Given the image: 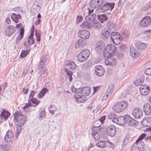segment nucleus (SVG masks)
I'll return each instance as SVG.
<instances>
[{"mask_svg":"<svg viewBox=\"0 0 151 151\" xmlns=\"http://www.w3.org/2000/svg\"><path fill=\"white\" fill-rule=\"evenodd\" d=\"M141 124L144 127H149L147 129V131H151V118H144L142 121Z\"/></svg>","mask_w":151,"mask_h":151,"instance_id":"nucleus-11","label":"nucleus"},{"mask_svg":"<svg viewBox=\"0 0 151 151\" xmlns=\"http://www.w3.org/2000/svg\"><path fill=\"white\" fill-rule=\"evenodd\" d=\"M145 73L147 75L151 76V69L147 68L145 71Z\"/></svg>","mask_w":151,"mask_h":151,"instance_id":"nucleus-52","label":"nucleus"},{"mask_svg":"<svg viewBox=\"0 0 151 151\" xmlns=\"http://www.w3.org/2000/svg\"><path fill=\"white\" fill-rule=\"evenodd\" d=\"M83 19V18L81 16H78L76 18V22L77 23H79Z\"/></svg>","mask_w":151,"mask_h":151,"instance_id":"nucleus-53","label":"nucleus"},{"mask_svg":"<svg viewBox=\"0 0 151 151\" xmlns=\"http://www.w3.org/2000/svg\"><path fill=\"white\" fill-rule=\"evenodd\" d=\"M128 103L122 100L117 102L113 107V109L117 113H120L124 111L128 107Z\"/></svg>","mask_w":151,"mask_h":151,"instance_id":"nucleus-1","label":"nucleus"},{"mask_svg":"<svg viewBox=\"0 0 151 151\" xmlns=\"http://www.w3.org/2000/svg\"><path fill=\"white\" fill-rule=\"evenodd\" d=\"M146 33H147V35H148V37L150 39H151V30H148L145 32Z\"/></svg>","mask_w":151,"mask_h":151,"instance_id":"nucleus-57","label":"nucleus"},{"mask_svg":"<svg viewBox=\"0 0 151 151\" xmlns=\"http://www.w3.org/2000/svg\"><path fill=\"white\" fill-rule=\"evenodd\" d=\"M116 115L115 114L113 113H111L109 114L108 116V119H113L115 118Z\"/></svg>","mask_w":151,"mask_h":151,"instance_id":"nucleus-49","label":"nucleus"},{"mask_svg":"<svg viewBox=\"0 0 151 151\" xmlns=\"http://www.w3.org/2000/svg\"><path fill=\"white\" fill-rule=\"evenodd\" d=\"M126 115H124V116L119 117H118V124L122 125L126 123Z\"/></svg>","mask_w":151,"mask_h":151,"instance_id":"nucleus-32","label":"nucleus"},{"mask_svg":"<svg viewBox=\"0 0 151 151\" xmlns=\"http://www.w3.org/2000/svg\"><path fill=\"white\" fill-rule=\"evenodd\" d=\"M21 125L19 124H17V131L16 132V137L17 138L18 135L21 133L22 128Z\"/></svg>","mask_w":151,"mask_h":151,"instance_id":"nucleus-43","label":"nucleus"},{"mask_svg":"<svg viewBox=\"0 0 151 151\" xmlns=\"http://www.w3.org/2000/svg\"><path fill=\"white\" fill-rule=\"evenodd\" d=\"M143 82L142 81H141L140 80H139L137 81H135V84H136L137 83H138L137 85H139L141 84H142L143 83Z\"/></svg>","mask_w":151,"mask_h":151,"instance_id":"nucleus-64","label":"nucleus"},{"mask_svg":"<svg viewBox=\"0 0 151 151\" xmlns=\"http://www.w3.org/2000/svg\"><path fill=\"white\" fill-rule=\"evenodd\" d=\"M90 55L89 50L87 49L83 50L77 56L78 61L81 62L85 61L89 57Z\"/></svg>","mask_w":151,"mask_h":151,"instance_id":"nucleus-5","label":"nucleus"},{"mask_svg":"<svg viewBox=\"0 0 151 151\" xmlns=\"http://www.w3.org/2000/svg\"><path fill=\"white\" fill-rule=\"evenodd\" d=\"M129 54L134 59L138 58L140 53L133 47L131 46L129 49Z\"/></svg>","mask_w":151,"mask_h":151,"instance_id":"nucleus-18","label":"nucleus"},{"mask_svg":"<svg viewBox=\"0 0 151 151\" xmlns=\"http://www.w3.org/2000/svg\"><path fill=\"white\" fill-rule=\"evenodd\" d=\"M111 32V30L109 28L104 29L102 31V38L104 39H108L110 36L111 37L110 33Z\"/></svg>","mask_w":151,"mask_h":151,"instance_id":"nucleus-16","label":"nucleus"},{"mask_svg":"<svg viewBox=\"0 0 151 151\" xmlns=\"http://www.w3.org/2000/svg\"><path fill=\"white\" fill-rule=\"evenodd\" d=\"M30 106H32L33 105H31L30 103V102H29V104L27 103L26 104L25 106L23 107V109L24 110L25 109H27Z\"/></svg>","mask_w":151,"mask_h":151,"instance_id":"nucleus-56","label":"nucleus"},{"mask_svg":"<svg viewBox=\"0 0 151 151\" xmlns=\"http://www.w3.org/2000/svg\"><path fill=\"white\" fill-rule=\"evenodd\" d=\"M139 24L141 26L143 27L151 26V17L148 16L144 17L140 21Z\"/></svg>","mask_w":151,"mask_h":151,"instance_id":"nucleus-8","label":"nucleus"},{"mask_svg":"<svg viewBox=\"0 0 151 151\" xmlns=\"http://www.w3.org/2000/svg\"><path fill=\"white\" fill-rule=\"evenodd\" d=\"M30 51L27 50H22L20 54V57L21 58H24L26 57Z\"/></svg>","mask_w":151,"mask_h":151,"instance_id":"nucleus-41","label":"nucleus"},{"mask_svg":"<svg viewBox=\"0 0 151 151\" xmlns=\"http://www.w3.org/2000/svg\"><path fill=\"white\" fill-rule=\"evenodd\" d=\"M47 61V58L45 56H43L40 60V62L38 65V68H42L45 63Z\"/></svg>","mask_w":151,"mask_h":151,"instance_id":"nucleus-30","label":"nucleus"},{"mask_svg":"<svg viewBox=\"0 0 151 151\" xmlns=\"http://www.w3.org/2000/svg\"><path fill=\"white\" fill-rule=\"evenodd\" d=\"M144 111L146 115H149L151 112V106L148 103L146 104L144 106Z\"/></svg>","mask_w":151,"mask_h":151,"instance_id":"nucleus-25","label":"nucleus"},{"mask_svg":"<svg viewBox=\"0 0 151 151\" xmlns=\"http://www.w3.org/2000/svg\"><path fill=\"white\" fill-rule=\"evenodd\" d=\"M126 122L128 124L131 126H135L137 124V122L128 115H126Z\"/></svg>","mask_w":151,"mask_h":151,"instance_id":"nucleus-15","label":"nucleus"},{"mask_svg":"<svg viewBox=\"0 0 151 151\" xmlns=\"http://www.w3.org/2000/svg\"><path fill=\"white\" fill-rule=\"evenodd\" d=\"M96 50L99 52L102 51L106 48L105 43L102 41H98L96 45Z\"/></svg>","mask_w":151,"mask_h":151,"instance_id":"nucleus-20","label":"nucleus"},{"mask_svg":"<svg viewBox=\"0 0 151 151\" xmlns=\"http://www.w3.org/2000/svg\"><path fill=\"white\" fill-rule=\"evenodd\" d=\"M35 34L37 37H40V32L39 31H36L35 32Z\"/></svg>","mask_w":151,"mask_h":151,"instance_id":"nucleus-60","label":"nucleus"},{"mask_svg":"<svg viewBox=\"0 0 151 151\" xmlns=\"http://www.w3.org/2000/svg\"><path fill=\"white\" fill-rule=\"evenodd\" d=\"M37 93V92L34 91L33 90H32L31 91V92L30 95L29 96V98H33V97Z\"/></svg>","mask_w":151,"mask_h":151,"instance_id":"nucleus-51","label":"nucleus"},{"mask_svg":"<svg viewBox=\"0 0 151 151\" xmlns=\"http://www.w3.org/2000/svg\"><path fill=\"white\" fill-rule=\"evenodd\" d=\"M91 28H93L98 29L101 28V27L100 24V22L97 20H94L91 22Z\"/></svg>","mask_w":151,"mask_h":151,"instance_id":"nucleus-26","label":"nucleus"},{"mask_svg":"<svg viewBox=\"0 0 151 151\" xmlns=\"http://www.w3.org/2000/svg\"><path fill=\"white\" fill-rule=\"evenodd\" d=\"M105 0H91L90 4V7L92 8L90 9L89 10L91 12L93 11L94 9L98 6H102L105 4Z\"/></svg>","mask_w":151,"mask_h":151,"instance_id":"nucleus-6","label":"nucleus"},{"mask_svg":"<svg viewBox=\"0 0 151 151\" xmlns=\"http://www.w3.org/2000/svg\"><path fill=\"white\" fill-rule=\"evenodd\" d=\"M13 137L14 135L12 132L9 130L6 133L4 137V140L6 142H9L12 141Z\"/></svg>","mask_w":151,"mask_h":151,"instance_id":"nucleus-22","label":"nucleus"},{"mask_svg":"<svg viewBox=\"0 0 151 151\" xmlns=\"http://www.w3.org/2000/svg\"><path fill=\"white\" fill-rule=\"evenodd\" d=\"M46 116L45 111H41L39 112V119L42 120L44 119Z\"/></svg>","mask_w":151,"mask_h":151,"instance_id":"nucleus-40","label":"nucleus"},{"mask_svg":"<svg viewBox=\"0 0 151 151\" xmlns=\"http://www.w3.org/2000/svg\"><path fill=\"white\" fill-rule=\"evenodd\" d=\"M122 36L125 38H128L129 37V34L125 33H123L122 34Z\"/></svg>","mask_w":151,"mask_h":151,"instance_id":"nucleus-63","label":"nucleus"},{"mask_svg":"<svg viewBox=\"0 0 151 151\" xmlns=\"http://www.w3.org/2000/svg\"><path fill=\"white\" fill-rule=\"evenodd\" d=\"M137 48L140 50H142L145 49L146 47V45L144 43L141 42H138L136 44Z\"/></svg>","mask_w":151,"mask_h":151,"instance_id":"nucleus-34","label":"nucleus"},{"mask_svg":"<svg viewBox=\"0 0 151 151\" xmlns=\"http://www.w3.org/2000/svg\"><path fill=\"white\" fill-rule=\"evenodd\" d=\"M91 22L89 21H87L84 22L81 25V27L84 28L89 29L91 28Z\"/></svg>","mask_w":151,"mask_h":151,"instance_id":"nucleus-31","label":"nucleus"},{"mask_svg":"<svg viewBox=\"0 0 151 151\" xmlns=\"http://www.w3.org/2000/svg\"><path fill=\"white\" fill-rule=\"evenodd\" d=\"M20 30L19 35L17 36L16 39V42L17 44L19 40L22 38L24 33V28H20Z\"/></svg>","mask_w":151,"mask_h":151,"instance_id":"nucleus-37","label":"nucleus"},{"mask_svg":"<svg viewBox=\"0 0 151 151\" xmlns=\"http://www.w3.org/2000/svg\"><path fill=\"white\" fill-rule=\"evenodd\" d=\"M146 136V134L145 133H143L141 134L137 140L136 141V143L137 144L139 143V141L143 139Z\"/></svg>","mask_w":151,"mask_h":151,"instance_id":"nucleus-44","label":"nucleus"},{"mask_svg":"<svg viewBox=\"0 0 151 151\" xmlns=\"http://www.w3.org/2000/svg\"><path fill=\"white\" fill-rule=\"evenodd\" d=\"M106 116H103L101 117L99 119V120L102 123V122L104 121L105 119Z\"/></svg>","mask_w":151,"mask_h":151,"instance_id":"nucleus-59","label":"nucleus"},{"mask_svg":"<svg viewBox=\"0 0 151 151\" xmlns=\"http://www.w3.org/2000/svg\"><path fill=\"white\" fill-rule=\"evenodd\" d=\"M139 91L141 95L144 96L147 95L150 91V87L147 85L141 86L139 88Z\"/></svg>","mask_w":151,"mask_h":151,"instance_id":"nucleus-13","label":"nucleus"},{"mask_svg":"<svg viewBox=\"0 0 151 151\" xmlns=\"http://www.w3.org/2000/svg\"><path fill=\"white\" fill-rule=\"evenodd\" d=\"M107 57V58L105 59L104 63L106 65L109 66H114L117 63V61L116 59L113 57H110L109 56H105Z\"/></svg>","mask_w":151,"mask_h":151,"instance_id":"nucleus-14","label":"nucleus"},{"mask_svg":"<svg viewBox=\"0 0 151 151\" xmlns=\"http://www.w3.org/2000/svg\"><path fill=\"white\" fill-rule=\"evenodd\" d=\"M65 71L68 75L69 80V81L71 82L72 79V72L69 71L66 68L65 69Z\"/></svg>","mask_w":151,"mask_h":151,"instance_id":"nucleus-42","label":"nucleus"},{"mask_svg":"<svg viewBox=\"0 0 151 151\" xmlns=\"http://www.w3.org/2000/svg\"><path fill=\"white\" fill-rule=\"evenodd\" d=\"M96 145L98 147L103 148L106 146V143L103 141H99L96 143Z\"/></svg>","mask_w":151,"mask_h":151,"instance_id":"nucleus-38","label":"nucleus"},{"mask_svg":"<svg viewBox=\"0 0 151 151\" xmlns=\"http://www.w3.org/2000/svg\"><path fill=\"white\" fill-rule=\"evenodd\" d=\"M116 130V127L114 125L111 124L106 128V132L107 134L112 137L115 135Z\"/></svg>","mask_w":151,"mask_h":151,"instance_id":"nucleus-9","label":"nucleus"},{"mask_svg":"<svg viewBox=\"0 0 151 151\" xmlns=\"http://www.w3.org/2000/svg\"><path fill=\"white\" fill-rule=\"evenodd\" d=\"M95 68V73L98 76H101L104 75L105 72V70L102 66L101 65H96Z\"/></svg>","mask_w":151,"mask_h":151,"instance_id":"nucleus-17","label":"nucleus"},{"mask_svg":"<svg viewBox=\"0 0 151 151\" xmlns=\"http://www.w3.org/2000/svg\"><path fill=\"white\" fill-rule=\"evenodd\" d=\"M114 88V86L113 85H111L109 87V89H108L107 92H109V93H113Z\"/></svg>","mask_w":151,"mask_h":151,"instance_id":"nucleus-47","label":"nucleus"},{"mask_svg":"<svg viewBox=\"0 0 151 151\" xmlns=\"http://www.w3.org/2000/svg\"><path fill=\"white\" fill-rule=\"evenodd\" d=\"M150 6L149 4H147L143 7L142 9L144 11L147 10L150 8Z\"/></svg>","mask_w":151,"mask_h":151,"instance_id":"nucleus-50","label":"nucleus"},{"mask_svg":"<svg viewBox=\"0 0 151 151\" xmlns=\"http://www.w3.org/2000/svg\"><path fill=\"white\" fill-rule=\"evenodd\" d=\"M14 117L18 124L21 126H23L27 121V118L25 115L19 113L15 112L14 114Z\"/></svg>","mask_w":151,"mask_h":151,"instance_id":"nucleus-3","label":"nucleus"},{"mask_svg":"<svg viewBox=\"0 0 151 151\" xmlns=\"http://www.w3.org/2000/svg\"><path fill=\"white\" fill-rule=\"evenodd\" d=\"M90 88L88 86L83 87L81 89V94L85 96L89 95L90 93Z\"/></svg>","mask_w":151,"mask_h":151,"instance_id":"nucleus-24","label":"nucleus"},{"mask_svg":"<svg viewBox=\"0 0 151 151\" xmlns=\"http://www.w3.org/2000/svg\"><path fill=\"white\" fill-rule=\"evenodd\" d=\"M66 65L69 67L71 70H73L76 67V64L73 62L71 61H67L66 63Z\"/></svg>","mask_w":151,"mask_h":151,"instance_id":"nucleus-33","label":"nucleus"},{"mask_svg":"<svg viewBox=\"0 0 151 151\" xmlns=\"http://www.w3.org/2000/svg\"><path fill=\"white\" fill-rule=\"evenodd\" d=\"M71 89L72 92L74 93H76V88L73 86H72L71 87Z\"/></svg>","mask_w":151,"mask_h":151,"instance_id":"nucleus-61","label":"nucleus"},{"mask_svg":"<svg viewBox=\"0 0 151 151\" xmlns=\"http://www.w3.org/2000/svg\"><path fill=\"white\" fill-rule=\"evenodd\" d=\"M122 37L117 32H112L111 34V38L114 43L118 45L122 42Z\"/></svg>","mask_w":151,"mask_h":151,"instance_id":"nucleus-4","label":"nucleus"},{"mask_svg":"<svg viewBox=\"0 0 151 151\" xmlns=\"http://www.w3.org/2000/svg\"><path fill=\"white\" fill-rule=\"evenodd\" d=\"M11 18L16 23H17L19 21V19H21V16L19 14H16L13 13L12 14Z\"/></svg>","mask_w":151,"mask_h":151,"instance_id":"nucleus-29","label":"nucleus"},{"mask_svg":"<svg viewBox=\"0 0 151 151\" xmlns=\"http://www.w3.org/2000/svg\"><path fill=\"white\" fill-rule=\"evenodd\" d=\"M10 114L8 111H5L3 110L2 113L0 114V116L1 118L2 119L3 118L5 120H6L8 117H9Z\"/></svg>","mask_w":151,"mask_h":151,"instance_id":"nucleus-27","label":"nucleus"},{"mask_svg":"<svg viewBox=\"0 0 151 151\" xmlns=\"http://www.w3.org/2000/svg\"><path fill=\"white\" fill-rule=\"evenodd\" d=\"M116 47L111 44H109L103 50V55L104 56H113L116 52Z\"/></svg>","mask_w":151,"mask_h":151,"instance_id":"nucleus-2","label":"nucleus"},{"mask_svg":"<svg viewBox=\"0 0 151 151\" xmlns=\"http://www.w3.org/2000/svg\"><path fill=\"white\" fill-rule=\"evenodd\" d=\"M100 126V125L98 126L93 127L92 128L93 132H92L95 133V132H96L98 133V132L101 130V128Z\"/></svg>","mask_w":151,"mask_h":151,"instance_id":"nucleus-46","label":"nucleus"},{"mask_svg":"<svg viewBox=\"0 0 151 151\" xmlns=\"http://www.w3.org/2000/svg\"><path fill=\"white\" fill-rule=\"evenodd\" d=\"M129 141V139L127 137H126L124 139L122 144L124 145H125Z\"/></svg>","mask_w":151,"mask_h":151,"instance_id":"nucleus-55","label":"nucleus"},{"mask_svg":"<svg viewBox=\"0 0 151 151\" xmlns=\"http://www.w3.org/2000/svg\"><path fill=\"white\" fill-rule=\"evenodd\" d=\"M112 121L114 123L117 124H118V118H117V116H116V117Z\"/></svg>","mask_w":151,"mask_h":151,"instance_id":"nucleus-58","label":"nucleus"},{"mask_svg":"<svg viewBox=\"0 0 151 151\" xmlns=\"http://www.w3.org/2000/svg\"><path fill=\"white\" fill-rule=\"evenodd\" d=\"M115 4L113 3L106 2L105 4L102 6H101L99 8L98 10L100 12H104L106 11L109 10L111 11L114 7Z\"/></svg>","mask_w":151,"mask_h":151,"instance_id":"nucleus-7","label":"nucleus"},{"mask_svg":"<svg viewBox=\"0 0 151 151\" xmlns=\"http://www.w3.org/2000/svg\"><path fill=\"white\" fill-rule=\"evenodd\" d=\"M34 32L32 31L31 33L28 38L25 41L26 43L29 44L30 45H32L34 43V40L33 39Z\"/></svg>","mask_w":151,"mask_h":151,"instance_id":"nucleus-28","label":"nucleus"},{"mask_svg":"<svg viewBox=\"0 0 151 151\" xmlns=\"http://www.w3.org/2000/svg\"><path fill=\"white\" fill-rule=\"evenodd\" d=\"M93 93H94L96 92L98 90H99V86H96L93 87Z\"/></svg>","mask_w":151,"mask_h":151,"instance_id":"nucleus-62","label":"nucleus"},{"mask_svg":"<svg viewBox=\"0 0 151 151\" xmlns=\"http://www.w3.org/2000/svg\"><path fill=\"white\" fill-rule=\"evenodd\" d=\"M15 31V27L12 25H10L7 27L5 30V35L10 36L11 35L14 33Z\"/></svg>","mask_w":151,"mask_h":151,"instance_id":"nucleus-21","label":"nucleus"},{"mask_svg":"<svg viewBox=\"0 0 151 151\" xmlns=\"http://www.w3.org/2000/svg\"><path fill=\"white\" fill-rule=\"evenodd\" d=\"M132 115L136 119H140L142 117L143 112L140 109L135 108L132 112Z\"/></svg>","mask_w":151,"mask_h":151,"instance_id":"nucleus-12","label":"nucleus"},{"mask_svg":"<svg viewBox=\"0 0 151 151\" xmlns=\"http://www.w3.org/2000/svg\"><path fill=\"white\" fill-rule=\"evenodd\" d=\"M97 18L99 20H100L101 23L107 20V18L105 14H99L97 15Z\"/></svg>","mask_w":151,"mask_h":151,"instance_id":"nucleus-35","label":"nucleus"},{"mask_svg":"<svg viewBox=\"0 0 151 151\" xmlns=\"http://www.w3.org/2000/svg\"><path fill=\"white\" fill-rule=\"evenodd\" d=\"M92 8V7L90 6L89 8H88V14L85 18L86 21H89L90 22L94 21L95 19L96 18V14L94 13L91 14L93 12H91L90 11V9Z\"/></svg>","mask_w":151,"mask_h":151,"instance_id":"nucleus-19","label":"nucleus"},{"mask_svg":"<svg viewBox=\"0 0 151 151\" xmlns=\"http://www.w3.org/2000/svg\"><path fill=\"white\" fill-rule=\"evenodd\" d=\"M31 45L26 43V42H25L24 43V45L26 49V50L27 51H30L31 48L30 47V45Z\"/></svg>","mask_w":151,"mask_h":151,"instance_id":"nucleus-48","label":"nucleus"},{"mask_svg":"<svg viewBox=\"0 0 151 151\" xmlns=\"http://www.w3.org/2000/svg\"><path fill=\"white\" fill-rule=\"evenodd\" d=\"M91 135L95 140L98 139L100 138V136L98 133L95 132V133L91 132Z\"/></svg>","mask_w":151,"mask_h":151,"instance_id":"nucleus-45","label":"nucleus"},{"mask_svg":"<svg viewBox=\"0 0 151 151\" xmlns=\"http://www.w3.org/2000/svg\"><path fill=\"white\" fill-rule=\"evenodd\" d=\"M48 91L49 89L44 87L38 94L39 97L41 98L43 97L45 94L48 92Z\"/></svg>","mask_w":151,"mask_h":151,"instance_id":"nucleus-36","label":"nucleus"},{"mask_svg":"<svg viewBox=\"0 0 151 151\" xmlns=\"http://www.w3.org/2000/svg\"><path fill=\"white\" fill-rule=\"evenodd\" d=\"M31 101L33 104H35L36 105L34 106H36L38 104L40 101H38L37 100L36 98H29V99L28 100L29 102V101Z\"/></svg>","mask_w":151,"mask_h":151,"instance_id":"nucleus-39","label":"nucleus"},{"mask_svg":"<svg viewBox=\"0 0 151 151\" xmlns=\"http://www.w3.org/2000/svg\"><path fill=\"white\" fill-rule=\"evenodd\" d=\"M86 45L85 40L81 39H78L76 41L75 44V47L76 48H78L80 47H82Z\"/></svg>","mask_w":151,"mask_h":151,"instance_id":"nucleus-23","label":"nucleus"},{"mask_svg":"<svg viewBox=\"0 0 151 151\" xmlns=\"http://www.w3.org/2000/svg\"><path fill=\"white\" fill-rule=\"evenodd\" d=\"M74 97L77 100L81 99L82 97V96L80 95L76 94L74 95Z\"/></svg>","mask_w":151,"mask_h":151,"instance_id":"nucleus-54","label":"nucleus"},{"mask_svg":"<svg viewBox=\"0 0 151 151\" xmlns=\"http://www.w3.org/2000/svg\"><path fill=\"white\" fill-rule=\"evenodd\" d=\"M78 36L82 39L85 40L88 39L90 37V32L86 30H81L78 32Z\"/></svg>","mask_w":151,"mask_h":151,"instance_id":"nucleus-10","label":"nucleus"}]
</instances>
